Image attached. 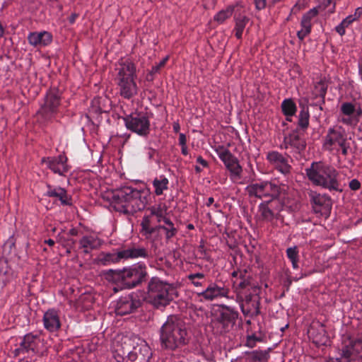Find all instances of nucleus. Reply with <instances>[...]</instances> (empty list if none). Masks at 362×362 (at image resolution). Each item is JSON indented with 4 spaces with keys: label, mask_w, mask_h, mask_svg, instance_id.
I'll return each mask as SVG.
<instances>
[{
    "label": "nucleus",
    "mask_w": 362,
    "mask_h": 362,
    "mask_svg": "<svg viewBox=\"0 0 362 362\" xmlns=\"http://www.w3.org/2000/svg\"><path fill=\"white\" fill-rule=\"evenodd\" d=\"M162 347L172 352L165 356L163 362H185L189 353L187 345L189 337L185 322L178 315H171L159 329Z\"/></svg>",
    "instance_id": "1"
},
{
    "label": "nucleus",
    "mask_w": 362,
    "mask_h": 362,
    "mask_svg": "<svg viewBox=\"0 0 362 362\" xmlns=\"http://www.w3.org/2000/svg\"><path fill=\"white\" fill-rule=\"evenodd\" d=\"M147 192L131 187L115 189V211L127 216L143 210L147 204Z\"/></svg>",
    "instance_id": "2"
},
{
    "label": "nucleus",
    "mask_w": 362,
    "mask_h": 362,
    "mask_svg": "<svg viewBox=\"0 0 362 362\" xmlns=\"http://www.w3.org/2000/svg\"><path fill=\"white\" fill-rule=\"evenodd\" d=\"M309 181L315 186L327 189L330 192H341L339 181V172L332 165L322 161L313 162L305 169Z\"/></svg>",
    "instance_id": "3"
},
{
    "label": "nucleus",
    "mask_w": 362,
    "mask_h": 362,
    "mask_svg": "<svg viewBox=\"0 0 362 362\" xmlns=\"http://www.w3.org/2000/svg\"><path fill=\"white\" fill-rule=\"evenodd\" d=\"M131 340L122 334L115 337V361L116 362H148L152 353L150 347L144 344L132 349Z\"/></svg>",
    "instance_id": "4"
},
{
    "label": "nucleus",
    "mask_w": 362,
    "mask_h": 362,
    "mask_svg": "<svg viewBox=\"0 0 362 362\" xmlns=\"http://www.w3.org/2000/svg\"><path fill=\"white\" fill-rule=\"evenodd\" d=\"M146 289L147 301L158 310L165 308L177 297L176 287L158 276L149 279Z\"/></svg>",
    "instance_id": "5"
},
{
    "label": "nucleus",
    "mask_w": 362,
    "mask_h": 362,
    "mask_svg": "<svg viewBox=\"0 0 362 362\" xmlns=\"http://www.w3.org/2000/svg\"><path fill=\"white\" fill-rule=\"evenodd\" d=\"M147 267L144 263H137L122 270H115V293L124 288H133L147 279Z\"/></svg>",
    "instance_id": "6"
},
{
    "label": "nucleus",
    "mask_w": 362,
    "mask_h": 362,
    "mask_svg": "<svg viewBox=\"0 0 362 362\" xmlns=\"http://www.w3.org/2000/svg\"><path fill=\"white\" fill-rule=\"evenodd\" d=\"M245 189L250 197L268 199L267 201L272 202L285 194L286 186L279 185L275 181L259 180L250 183Z\"/></svg>",
    "instance_id": "7"
},
{
    "label": "nucleus",
    "mask_w": 362,
    "mask_h": 362,
    "mask_svg": "<svg viewBox=\"0 0 362 362\" xmlns=\"http://www.w3.org/2000/svg\"><path fill=\"white\" fill-rule=\"evenodd\" d=\"M119 66L118 86L120 88V94L125 98H130L136 93V85L134 80L135 66L129 59H125Z\"/></svg>",
    "instance_id": "8"
},
{
    "label": "nucleus",
    "mask_w": 362,
    "mask_h": 362,
    "mask_svg": "<svg viewBox=\"0 0 362 362\" xmlns=\"http://www.w3.org/2000/svg\"><path fill=\"white\" fill-rule=\"evenodd\" d=\"M238 312L231 307L220 305L214 313L213 326L217 332H228L235 325Z\"/></svg>",
    "instance_id": "9"
},
{
    "label": "nucleus",
    "mask_w": 362,
    "mask_h": 362,
    "mask_svg": "<svg viewBox=\"0 0 362 362\" xmlns=\"http://www.w3.org/2000/svg\"><path fill=\"white\" fill-rule=\"evenodd\" d=\"M341 352L351 362H362V333L344 334Z\"/></svg>",
    "instance_id": "10"
},
{
    "label": "nucleus",
    "mask_w": 362,
    "mask_h": 362,
    "mask_svg": "<svg viewBox=\"0 0 362 362\" xmlns=\"http://www.w3.org/2000/svg\"><path fill=\"white\" fill-rule=\"evenodd\" d=\"M60 103L59 91L57 88L50 89L45 97V103L37 112L39 119L43 122L52 121L58 112Z\"/></svg>",
    "instance_id": "11"
},
{
    "label": "nucleus",
    "mask_w": 362,
    "mask_h": 362,
    "mask_svg": "<svg viewBox=\"0 0 362 362\" xmlns=\"http://www.w3.org/2000/svg\"><path fill=\"white\" fill-rule=\"evenodd\" d=\"M249 293L240 291L237 300L240 303L242 313L245 316L253 317L260 314V297L259 288H252Z\"/></svg>",
    "instance_id": "12"
},
{
    "label": "nucleus",
    "mask_w": 362,
    "mask_h": 362,
    "mask_svg": "<svg viewBox=\"0 0 362 362\" xmlns=\"http://www.w3.org/2000/svg\"><path fill=\"white\" fill-rule=\"evenodd\" d=\"M215 152L223 163L226 170L229 171L230 180L236 181L241 179L243 168L240 165L238 159L229 149L223 146H218L215 148Z\"/></svg>",
    "instance_id": "13"
},
{
    "label": "nucleus",
    "mask_w": 362,
    "mask_h": 362,
    "mask_svg": "<svg viewBox=\"0 0 362 362\" xmlns=\"http://www.w3.org/2000/svg\"><path fill=\"white\" fill-rule=\"evenodd\" d=\"M122 120L128 129L136 132L140 136H146L149 133L150 122L148 117L144 113L130 115L127 117H118Z\"/></svg>",
    "instance_id": "14"
},
{
    "label": "nucleus",
    "mask_w": 362,
    "mask_h": 362,
    "mask_svg": "<svg viewBox=\"0 0 362 362\" xmlns=\"http://www.w3.org/2000/svg\"><path fill=\"white\" fill-rule=\"evenodd\" d=\"M351 141V138L348 137L345 130L339 127L337 129L330 128L327 132L325 136L324 147L325 149L331 151L333 146H338L339 148L342 147Z\"/></svg>",
    "instance_id": "15"
},
{
    "label": "nucleus",
    "mask_w": 362,
    "mask_h": 362,
    "mask_svg": "<svg viewBox=\"0 0 362 362\" xmlns=\"http://www.w3.org/2000/svg\"><path fill=\"white\" fill-rule=\"evenodd\" d=\"M228 293L229 289L223 284L211 281L205 290L197 293V296L201 302H204L212 301L224 297L227 298Z\"/></svg>",
    "instance_id": "16"
},
{
    "label": "nucleus",
    "mask_w": 362,
    "mask_h": 362,
    "mask_svg": "<svg viewBox=\"0 0 362 362\" xmlns=\"http://www.w3.org/2000/svg\"><path fill=\"white\" fill-rule=\"evenodd\" d=\"M141 305V300L134 293L120 297L115 305V313L124 315L132 313Z\"/></svg>",
    "instance_id": "17"
},
{
    "label": "nucleus",
    "mask_w": 362,
    "mask_h": 362,
    "mask_svg": "<svg viewBox=\"0 0 362 362\" xmlns=\"http://www.w3.org/2000/svg\"><path fill=\"white\" fill-rule=\"evenodd\" d=\"M306 143L305 140L300 136L298 129H293L284 137L283 144L281 146L282 149L292 148L296 153H300L305 148Z\"/></svg>",
    "instance_id": "18"
},
{
    "label": "nucleus",
    "mask_w": 362,
    "mask_h": 362,
    "mask_svg": "<svg viewBox=\"0 0 362 362\" xmlns=\"http://www.w3.org/2000/svg\"><path fill=\"white\" fill-rule=\"evenodd\" d=\"M267 160L281 173L285 175L291 173V165L288 163V158L282 153L276 151H269L267 154Z\"/></svg>",
    "instance_id": "19"
},
{
    "label": "nucleus",
    "mask_w": 362,
    "mask_h": 362,
    "mask_svg": "<svg viewBox=\"0 0 362 362\" xmlns=\"http://www.w3.org/2000/svg\"><path fill=\"white\" fill-rule=\"evenodd\" d=\"M67 157L64 153L60 154L57 157L42 158V162L46 163L47 167L54 173L59 175H64L69 170V166L67 164Z\"/></svg>",
    "instance_id": "20"
},
{
    "label": "nucleus",
    "mask_w": 362,
    "mask_h": 362,
    "mask_svg": "<svg viewBox=\"0 0 362 362\" xmlns=\"http://www.w3.org/2000/svg\"><path fill=\"white\" fill-rule=\"evenodd\" d=\"M310 202L315 214H320L325 216L329 214L332 204L331 199L328 195L317 193L313 194Z\"/></svg>",
    "instance_id": "21"
},
{
    "label": "nucleus",
    "mask_w": 362,
    "mask_h": 362,
    "mask_svg": "<svg viewBox=\"0 0 362 362\" xmlns=\"http://www.w3.org/2000/svg\"><path fill=\"white\" fill-rule=\"evenodd\" d=\"M43 325L49 332H57L61 327V321L59 311L54 308L47 310L43 315Z\"/></svg>",
    "instance_id": "22"
},
{
    "label": "nucleus",
    "mask_w": 362,
    "mask_h": 362,
    "mask_svg": "<svg viewBox=\"0 0 362 362\" xmlns=\"http://www.w3.org/2000/svg\"><path fill=\"white\" fill-rule=\"evenodd\" d=\"M52 35L47 31L32 32L28 35V43L35 47H44L52 42Z\"/></svg>",
    "instance_id": "23"
},
{
    "label": "nucleus",
    "mask_w": 362,
    "mask_h": 362,
    "mask_svg": "<svg viewBox=\"0 0 362 362\" xmlns=\"http://www.w3.org/2000/svg\"><path fill=\"white\" fill-rule=\"evenodd\" d=\"M47 191L45 194L48 197L56 198L63 206H71L72 197L67 194L65 189L61 187H53L51 185H47Z\"/></svg>",
    "instance_id": "24"
},
{
    "label": "nucleus",
    "mask_w": 362,
    "mask_h": 362,
    "mask_svg": "<svg viewBox=\"0 0 362 362\" xmlns=\"http://www.w3.org/2000/svg\"><path fill=\"white\" fill-rule=\"evenodd\" d=\"M148 257V251L144 247H136L132 245L121 251L117 252V260L136 259V258H147Z\"/></svg>",
    "instance_id": "25"
},
{
    "label": "nucleus",
    "mask_w": 362,
    "mask_h": 362,
    "mask_svg": "<svg viewBox=\"0 0 362 362\" xmlns=\"http://www.w3.org/2000/svg\"><path fill=\"white\" fill-rule=\"evenodd\" d=\"M235 28L233 31L235 32V36L237 39L241 40L243 37V31L248 23L249 18L240 13L235 12L234 14Z\"/></svg>",
    "instance_id": "26"
},
{
    "label": "nucleus",
    "mask_w": 362,
    "mask_h": 362,
    "mask_svg": "<svg viewBox=\"0 0 362 362\" xmlns=\"http://www.w3.org/2000/svg\"><path fill=\"white\" fill-rule=\"evenodd\" d=\"M140 233L146 240H151L153 235L160 230L158 226H151L150 216H144L141 223Z\"/></svg>",
    "instance_id": "27"
},
{
    "label": "nucleus",
    "mask_w": 362,
    "mask_h": 362,
    "mask_svg": "<svg viewBox=\"0 0 362 362\" xmlns=\"http://www.w3.org/2000/svg\"><path fill=\"white\" fill-rule=\"evenodd\" d=\"M79 244L85 253H89L92 250L99 246L100 240L93 235H87L83 236L80 240Z\"/></svg>",
    "instance_id": "28"
},
{
    "label": "nucleus",
    "mask_w": 362,
    "mask_h": 362,
    "mask_svg": "<svg viewBox=\"0 0 362 362\" xmlns=\"http://www.w3.org/2000/svg\"><path fill=\"white\" fill-rule=\"evenodd\" d=\"M245 354L250 362H264L267 361L269 357L268 352L262 350L245 351Z\"/></svg>",
    "instance_id": "29"
},
{
    "label": "nucleus",
    "mask_w": 362,
    "mask_h": 362,
    "mask_svg": "<svg viewBox=\"0 0 362 362\" xmlns=\"http://www.w3.org/2000/svg\"><path fill=\"white\" fill-rule=\"evenodd\" d=\"M318 15L317 8H313L303 14L300 21V27L312 30L313 20Z\"/></svg>",
    "instance_id": "30"
},
{
    "label": "nucleus",
    "mask_w": 362,
    "mask_h": 362,
    "mask_svg": "<svg viewBox=\"0 0 362 362\" xmlns=\"http://www.w3.org/2000/svg\"><path fill=\"white\" fill-rule=\"evenodd\" d=\"M270 202L269 201H264L258 206L262 219L267 222L272 221L274 218V213L269 206Z\"/></svg>",
    "instance_id": "31"
},
{
    "label": "nucleus",
    "mask_w": 362,
    "mask_h": 362,
    "mask_svg": "<svg viewBox=\"0 0 362 362\" xmlns=\"http://www.w3.org/2000/svg\"><path fill=\"white\" fill-rule=\"evenodd\" d=\"M148 210L150 211V217L153 216H156L158 223L166 218L168 208L165 204L152 206Z\"/></svg>",
    "instance_id": "32"
},
{
    "label": "nucleus",
    "mask_w": 362,
    "mask_h": 362,
    "mask_svg": "<svg viewBox=\"0 0 362 362\" xmlns=\"http://www.w3.org/2000/svg\"><path fill=\"white\" fill-rule=\"evenodd\" d=\"M246 272V270H244L243 272H240L239 276L240 278V281L235 288L237 293V298H238V294H240V291L249 293L250 291H252V288H256L255 286H252L250 280L245 278V275Z\"/></svg>",
    "instance_id": "33"
},
{
    "label": "nucleus",
    "mask_w": 362,
    "mask_h": 362,
    "mask_svg": "<svg viewBox=\"0 0 362 362\" xmlns=\"http://www.w3.org/2000/svg\"><path fill=\"white\" fill-rule=\"evenodd\" d=\"M153 186L155 189V193L159 196L163 193V191L168 189L169 181L164 175L156 177L153 181Z\"/></svg>",
    "instance_id": "34"
},
{
    "label": "nucleus",
    "mask_w": 362,
    "mask_h": 362,
    "mask_svg": "<svg viewBox=\"0 0 362 362\" xmlns=\"http://www.w3.org/2000/svg\"><path fill=\"white\" fill-rule=\"evenodd\" d=\"M281 112L285 116L293 117L297 112V106L291 98L284 99L281 105Z\"/></svg>",
    "instance_id": "35"
},
{
    "label": "nucleus",
    "mask_w": 362,
    "mask_h": 362,
    "mask_svg": "<svg viewBox=\"0 0 362 362\" xmlns=\"http://www.w3.org/2000/svg\"><path fill=\"white\" fill-rule=\"evenodd\" d=\"M235 11V6H228L226 9H223L217 13L214 17V21L219 24L223 23L227 19H228Z\"/></svg>",
    "instance_id": "36"
},
{
    "label": "nucleus",
    "mask_w": 362,
    "mask_h": 362,
    "mask_svg": "<svg viewBox=\"0 0 362 362\" xmlns=\"http://www.w3.org/2000/svg\"><path fill=\"white\" fill-rule=\"evenodd\" d=\"M310 112L308 107H303L299 112L298 116V126L305 131L309 127Z\"/></svg>",
    "instance_id": "37"
},
{
    "label": "nucleus",
    "mask_w": 362,
    "mask_h": 362,
    "mask_svg": "<svg viewBox=\"0 0 362 362\" xmlns=\"http://www.w3.org/2000/svg\"><path fill=\"white\" fill-rule=\"evenodd\" d=\"M162 221H163L165 225H158V228H160V230H163L165 232L166 239L170 240L176 235L177 230L175 227L174 223L168 218H165Z\"/></svg>",
    "instance_id": "38"
},
{
    "label": "nucleus",
    "mask_w": 362,
    "mask_h": 362,
    "mask_svg": "<svg viewBox=\"0 0 362 362\" xmlns=\"http://www.w3.org/2000/svg\"><path fill=\"white\" fill-rule=\"evenodd\" d=\"M39 338V334H34L33 333H28L24 337L21 342L20 343L21 344V346H23L25 348V349L29 352L30 350L34 351H35V340Z\"/></svg>",
    "instance_id": "39"
},
{
    "label": "nucleus",
    "mask_w": 362,
    "mask_h": 362,
    "mask_svg": "<svg viewBox=\"0 0 362 362\" xmlns=\"http://www.w3.org/2000/svg\"><path fill=\"white\" fill-rule=\"evenodd\" d=\"M356 112L353 117H341V122L348 126H355L362 115V108L360 105L355 104Z\"/></svg>",
    "instance_id": "40"
},
{
    "label": "nucleus",
    "mask_w": 362,
    "mask_h": 362,
    "mask_svg": "<svg viewBox=\"0 0 362 362\" xmlns=\"http://www.w3.org/2000/svg\"><path fill=\"white\" fill-rule=\"evenodd\" d=\"M286 256L291 261L292 267L294 269L298 268L299 251L297 246L288 247L286 250Z\"/></svg>",
    "instance_id": "41"
},
{
    "label": "nucleus",
    "mask_w": 362,
    "mask_h": 362,
    "mask_svg": "<svg viewBox=\"0 0 362 362\" xmlns=\"http://www.w3.org/2000/svg\"><path fill=\"white\" fill-rule=\"evenodd\" d=\"M328 84L325 78H321L314 84L313 89L312 90V95L318 94L320 98L326 96L327 91Z\"/></svg>",
    "instance_id": "42"
},
{
    "label": "nucleus",
    "mask_w": 362,
    "mask_h": 362,
    "mask_svg": "<svg viewBox=\"0 0 362 362\" xmlns=\"http://www.w3.org/2000/svg\"><path fill=\"white\" fill-rule=\"evenodd\" d=\"M101 204L111 211L113 204V189H108L101 193Z\"/></svg>",
    "instance_id": "43"
},
{
    "label": "nucleus",
    "mask_w": 362,
    "mask_h": 362,
    "mask_svg": "<svg viewBox=\"0 0 362 362\" xmlns=\"http://www.w3.org/2000/svg\"><path fill=\"white\" fill-rule=\"evenodd\" d=\"M355 104L351 102H344L341 105L340 112L342 117H353L356 112Z\"/></svg>",
    "instance_id": "44"
},
{
    "label": "nucleus",
    "mask_w": 362,
    "mask_h": 362,
    "mask_svg": "<svg viewBox=\"0 0 362 362\" xmlns=\"http://www.w3.org/2000/svg\"><path fill=\"white\" fill-rule=\"evenodd\" d=\"M354 22L355 21L351 18V16H348L335 27V31L342 37L346 34V28H349Z\"/></svg>",
    "instance_id": "45"
},
{
    "label": "nucleus",
    "mask_w": 362,
    "mask_h": 362,
    "mask_svg": "<svg viewBox=\"0 0 362 362\" xmlns=\"http://www.w3.org/2000/svg\"><path fill=\"white\" fill-rule=\"evenodd\" d=\"M319 5L317 8L320 10H327L328 13H333L335 11L336 2L335 0H318Z\"/></svg>",
    "instance_id": "46"
},
{
    "label": "nucleus",
    "mask_w": 362,
    "mask_h": 362,
    "mask_svg": "<svg viewBox=\"0 0 362 362\" xmlns=\"http://www.w3.org/2000/svg\"><path fill=\"white\" fill-rule=\"evenodd\" d=\"M187 279L195 287L202 286L205 280V274L201 272L189 274L187 276Z\"/></svg>",
    "instance_id": "47"
},
{
    "label": "nucleus",
    "mask_w": 362,
    "mask_h": 362,
    "mask_svg": "<svg viewBox=\"0 0 362 362\" xmlns=\"http://www.w3.org/2000/svg\"><path fill=\"white\" fill-rule=\"evenodd\" d=\"M316 327H317V328H319V334H320V335L325 334V330L324 325L319 322H317L316 324L312 325L310 327V328L308 329V333L310 334H311L312 336H314V334H315L314 331H315Z\"/></svg>",
    "instance_id": "48"
},
{
    "label": "nucleus",
    "mask_w": 362,
    "mask_h": 362,
    "mask_svg": "<svg viewBox=\"0 0 362 362\" xmlns=\"http://www.w3.org/2000/svg\"><path fill=\"white\" fill-rule=\"evenodd\" d=\"M113 260V255L111 253H101L98 257V261L103 265Z\"/></svg>",
    "instance_id": "49"
},
{
    "label": "nucleus",
    "mask_w": 362,
    "mask_h": 362,
    "mask_svg": "<svg viewBox=\"0 0 362 362\" xmlns=\"http://www.w3.org/2000/svg\"><path fill=\"white\" fill-rule=\"evenodd\" d=\"M169 59V57L168 56H166L165 58H163L160 62L159 64L155 65V66H152V69H151V73L152 74H156L158 73L163 67L165 66V65L166 64L167 62L168 61Z\"/></svg>",
    "instance_id": "50"
},
{
    "label": "nucleus",
    "mask_w": 362,
    "mask_h": 362,
    "mask_svg": "<svg viewBox=\"0 0 362 362\" xmlns=\"http://www.w3.org/2000/svg\"><path fill=\"white\" fill-rule=\"evenodd\" d=\"M259 341L260 339L254 334L247 336L245 346L250 348H253L256 346V342Z\"/></svg>",
    "instance_id": "51"
},
{
    "label": "nucleus",
    "mask_w": 362,
    "mask_h": 362,
    "mask_svg": "<svg viewBox=\"0 0 362 362\" xmlns=\"http://www.w3.org/2000/svg\"><path fill=\"white\" fill-rule=\"evenodd\" d=\"M312 30L301 28L300 30L297 32V37L300 42L303 41L304 39L311 33Z\"/></svg>",
    "instance_id": "52"
},
{
    "label": "nucleus",
    "mask_w": 362,
    "mask_h": 362,
    "mask_svg": "<svg viewBox=\"0 0 362 362\" xmlns=\"http://www.w3.org/2000/svg\"><path fill=\"white\" fill-rule=\"evenodd\" d=\"M304 4L303 2H301L300 1H297L295 5L292 7L291 10V15L293 14L296 15L298 12H300L302 9L304 8Z\"/></svg>",
    "instance_id": "53"
},
{
    "label": "nucleus",
    "mask_w": 362,
    "mask_h": 362,
    "mask_svg": "<svg viewBox=\"0 0 362 362\" xmlns=\"http://www.w3.org/2000/svg\"><path fill=\"white\" fill-rule=\"evenodd\" d=\"M349 186L351 189L356 191L360 189L361 183L358 180L353 179L350 181Z\"/></svg>",
    "instance_id": "54"
},
{
    "label": "nucleus",
    "mask_w": 362,
    "mask_h": 362,
    "mask_svg": "<svg viewBox=\"0 0 362 362\" xmlns=\"http://www.w3.org/2000/svg\"><path fill=\"white\" fill-rule=\"evenodd\" d=\"M325 104V97L320 98L317 100L313 102L311 105L318 106L320 110H323V105Z\"/></svg>",
    "instance_id": "55"
},
{
    "label": "nucleus",
    "mask_w": 362,
    "mask_h": 362,
    "mask_svg": "<svg viewBox=\"0 0 362 362\" xmlns=\"http://www.w3.org/2000/svg\"><path fill=\"white\" fill-rule=\"evenodd\" d=\"M254 4L255 5V8L257 10H262L266 7L267 1L266 0H254Z\"/></svg>",
    "instance_id": "56"
},
{
    "label": "nucleus",
    "mask_w": 362,
    "mask_h": 362,
    "mask_svg": "<svg viewBox=\"0 0 362 362\" xmlns=\"http://www.w3.org/2000/svg\"><path fill=\"white\" fill-rule=\"evenodd\" d=\"M349 16H351V18L356 21H358L361 16H362V8L358 7L356 10L354 14L349 15Z\"/></svg>",
    "instance_id": "57"
},
{
    "label": "nucleus",
    "mask_w": 362,
    "mask_h": 362,
    "mask_svg": "<svg viewBox=\"0 0 362 362\" xmlns=\"http://www.w3.org/2000/svg\"><path fill=\"white\" fill-rule=\"evenodd\" d=\"M349 16H351V18L356 21H358L361 16H362V8L358 7L356 10L354 14L349 15Z\"/></svg>",
    "instance_id": "58"
},
{
    "label": "nucleus",
    "mask_w": 362,
    "mask_h": 362,
    "mask_svg": "<svg viewBox=\"0 0 362 362\" xmlns=\"http://www.w3.org/2000/svg\"><path fill=\"white\" fill-rule=\"evenodd\" d=\"M104 278L107 280L109 282H113V269H109L107 271L103 272Z\"/></svg>",
    "instance_id": "59"
},
{
    "label": "nucleus",
    "mask_w": 362,
    "mask_h": 362,
    "mask_svg": "<svg viewBox=\"0 0 362 362\" xmlns=\"http://www.w3.org/2000/svg\"><path fill=\"white\" fill-rule=\"evenodd\" d=\"M339 148L341 150V154L344 156H346L351 150V142L346 145H344L342 147H340Z\"/></svg>",
    "instance_id": "60"
},
{
    "label": "nucleus",
    "mask_w": 362,
    "mask_h": 362,
    "mask_svg": "<svg viewBox=\"0 0 362 362\" xmlns=\"http://www.w3.org/2000/svg\"><path fill=\"white\" fill-rule=\"evenodd\" d=\"M28 353V351L25 349V347L21 346V344H20V346L18 348L16 349L14 351V355L16 356H20L21 354H25Z\"/></svg>",
    "instance_id": "61"
},
{
    "label": "nucleus",
    "mask_w": 362,
    "mask_h": 362,
    "mask_svg": "<svg viewBox=\"0 0 362 362\" xmlns=\"http://www.w3.org/2000/svg\"><path fill=\"white\" fill-rule=\"evenodd\" d=\"M197 163L200 164L203 168L209 167V163L205 159H204L201 156L197 157Z\"/></svg>",
    "instance_id": "62"
},
{
    "label": "nucleus",
    "mask_w": 362,
    "mask_h": 362,
    "mask_svg": "<svg viewBox=\"0 0 362 362\" xmlns=\"http://www.w3.org/2000/svg\"><path fill=\"white\" fill-rule=\"evenodd\" d=\"M341 357L332 360L331 362H351L349 358H346L343 353L340 354Z\"/></svg>",
    "instance_id": "63"
},
{
    "label": "nucleus",
    "mask_w": 362,
    "mask_h": 362,
    "mask_svg": "<svg viewBox=\"0 0 362 362\" xmlns=\"http://www.w3.org/2000/svg\"><path fill=\"white\" fill-rule=\"evenodd\" d=\"M187 144V137L185 134L180 133L179 134V144L180 146H185Z\"/></svg>",
    "instance_id": "64"
}]
</instances>
